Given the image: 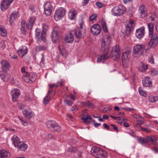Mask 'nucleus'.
Returning a JSON list of instances; mask_svg holds the SVG:
<instances>
[{
    "label": "nucleus",
    "instance_id": "15",
    "mask_svg": "<svg viewBox=\"0 0 158 158\" xmlns=\"http://www.w3.org/2000/svg\"><path fill=\"white\" fill-rule=\"evenodd\" d=\"M28 51L27 47L25 46H21L17 51L19 56L21 57H23L26 55Z\"/></svg>",
    "mask_w": 158,
    "mask_h": 158
},
{
    "label": "nucleus",
    "instance_id": "29",
    "mask_svg": "<svg viewBox=\"0 0 158 158\" xmlns=\"http://www.w3.org/2000/svg\"><path fill=\"white\" fill-rule=\"evenodd\" d=\"M77 14V11L74 9L71 10L69 13V16L71 20L73 19L75 17Z\"/></svg>",
    "mask_w": 158,
    "mask_h": 158
},
{
    "label": "nucleus",
    "instance_id": "52",
    "mask_svg": "<svg viewBox=\"0 0 158 158\" xmlns=\"http://www.w3.org/2000/svg\"><path fill=\"white\" fill-rule=\"evenodd\" d=\"M96 5L98 6L99 8H101L103 7H105V5L102 3L97 2H96Z\"/></svg>",
    "mask_w": 158,
    "mask_h": 158
},
{
    "label": "nucleus",
    "instance_id": "59",
    "mask_svg": "<svg viewBox=\"0 0 158 158\" xmlns=\"http://www.w3.org/2000/svg\"><path fill=\"white\" fill-rule=\"evenodd\" d=\"M64 102L67 105H71L73 104V102L70 100H65L64 101Z\"/></svg>",
    "mask_w": 158,
    "mask_h": 158
},
{
    "label": "nucleus",
    "instance_id": "64",
    "mask_svg": "<svg viewBox=\"0 0 158 158\" xmlns=\"http://www.w3.org/2000/svg\"><path fill=\"white\" fill-rule=\"evenodd\" d=\"M134 24V21L130 19L129 21V23H127V25H128L129 26H131L132 27L133 25Z\"/></svg>",
    "mask_w": 158,
    "mask_h": 158
},
{
    "label": "nucleus",
    "instance_id": "34",
    "mask_svg": "<svg viewBox=\"0 0 158 158\" xmlns=\"http://www.w3.org/2000/svg\"><path fill=\"white\" fill-rule=\"evenodd\" d=\"M22 78L24 81L27 83H30V79L29 77V73L26 72L25 74H23Z\"/></svg>",
    "mask_w": 158,
    "mask_h": 158
},
{
    "label": "nucleus",
    "instance_id": "22",
    "mask_svg": "<svg viewBox=\"0 0 158 158\" xmlns=\"http://www.w3.org/2000/svg\"><path fill=\"white\" fill-rule=\"evenodd\" d=\"M58 48L61 54L63 56H65L66 53V51L64 48V44L63 43H60L59 44Z\"/></svg>",
    "mask_w": 158,
    "mask_h": 158
},
{
    "label": "nucleus",
    "instance_id": "33",
    "mask_svg": "<svg viewBox=\"0 0 158 158\" xmlns=\"http://www.w3.org/2000/svg\"><path fill=\"white\" fill-rule=\"evenodd\" d=\"M138 141L140 143L143 145H145L148 142L147 137L145 138L140 137L138 139Z\"/></svg>",
    "mask_w": 158,
    "mask_h": 158
},
{
    "label": "nucleus",
    "instance_id": "44",
    "mask_svg": "<svg viewBox=\"0 0 158 158\" xmlns=\"http://www.w3.org/2000/svg\"><path fill=\"white\" fill-rule=\"evenodd\" d=\"M18 118L22 122V124L23 126H26L27 125V122L26 121L24 120L23 118L22 117H18Z\"/></svg>",
    "mask_w": 158,
    "mask_h": 158
},
{
    "label": "nucleus",
    "instance_id": "12",
    "mask_svg": "<svg viewBox=\"0 0 158 158\" xmlns=\"http://www.w3.org/2000/svg\"><path fill=\"white\" fill-rule=\"evenodd\" d=\"M109 48L110 46L108 44L106 43L105 40H102L101 48L102 50L105 53L108 52L110 53V52L109 50Z\"/></svg>",
    "mask_w": 158,
    "mask_h": 158
},
{
    "label": "nucleus",
    "instance_id": "14",
    "mask_svg": "<svg viewBox=\"0 0 158 158\" xmlns=\"http://www.w3.org/2000/svg\"><path fill=\"white\" fill-rule=\"evenodd\" d=\"M2 64L1 69L2 71H1L6 72L10 69V64L7 61L3 60L1 62Z\"/></svg>",
    "mask_w": 158,
    "mask_h": 158
},
{
    "label": "nucleus",
    "instance_id": "11",
    "mask_svg": "<svg viewBox=\"0 0 158 158\" xmlns=\"http://www.w3.org/2000/svg\"><path fill=\"white\" fill-rule=\"evenodd\" d=\"M14 0H3L1 2V8L2 10L7 9Z\"/></svg>",
    "mask_w": 158,
    "mask_h": 158
},
{
    "label": "nucleus",
    "instance_id": "30",
    "mask_svg": "<svg viewBox=\"0 0 158 158\" xmlns=\"http://www.w3.org/2000/svg\"><path fill=\"white\" fill-rule=\"evenodd\" d=\"M110 57H111L112 59L115 60H118L120 58V52L116 53L111 52V54H110Z\"/></svg>",
    "mask_w": 158,
    "mask_h": 158
},
{
    "label": "nucleus",
    "instance_id": "2",
    "mask_svg": "<svg viewBox=\"0 0 158 158\" xmlns=\"http://www.w3.org/2000/svg\"><path fill=\"white\" fill-rule=\"evenodd\" d=\"M92 154L96 158H107V154L99 147H93L91 150Z\"/></svg>",
    "mask_w": 158,
    "mask_h": 158
},
{
    "label": "nucleus",
    "instance_id": "61",
    "mask_svg": "<svg viewBox=\"0 0 158 158\" xmlns=\"http://www.w3.org/2000/svg\"><path fill=\"white\" fill-rule=\"evenodd\" d=\"M149 62L151 64H153L154 63V59L153 57L152 56H151L149 60Z\"/></svg>",
    "mask_w": 158,
    "mask_h": 158
},
{
    "label": "nucleus",
    "instance_id": "20",
    "mask_svg": "<svg viewBox=\"0 0 158 158\" xmlns=\"http://www.w3.org/2000/svg\"><path fill=\"white\" fill-rule=\"evenodd\" d=\"M143 85L144 86L151 87L152 86V83L149 77H145L143 80Z\"/></svg>",
    "mask_w": 158,
    "mask_h": 158
},
{
    "label": "nucleus",
    "instance_id": "5",
    "mask_svg": "<svg viewBox=\"0 0 158 158\" xmlns=\"http://www.w3.org/2000/svg\"><path fill=\"white\" fill-rule=\"evenodd\" d=\"M65 14V10L64 8L62 7L59 8L56 10L54 15V18L57 21L63 17Z\"/></svg>",
    "mask_w": 158,
    "mask_h": 158
},
{
    "label": "nucleus",
    "instance_id": "16",
    "mask_svg": "<svg viewBox=\"0 0 158 158\" xmlns=\"http://www.w3.org/2000/svg\"><path fill=\"white\" fill-rule=\"evenodd\" d=\"M23 113L25 117L28 119H30L35 115L34 113L31 110L27 109L24 110Z\"/></svg>",
    "mask_w": 158,
    "mask_h": 158
},
{
    "label": "nucleus",
    "instance_id": "53",
    "mask_svg": "<svg viewBox=\"0 0 158 158\" xmlns=\"http://www.w3.org/2000/svg\"><path fill=\"white\" fill-rule=\"evenodd\" d=\"M156 97L150 96L149 97V101L151 102H154L156 100Z\"/></svg>",
    "mask_w": 158,
    "mask_h": 158
},
{
    "label": "nucleus",
    "instance_id": "49",
    "mask_svg": "<svg viewBox=\"0 0 158 158\" xmlns=\"http://www.w3.org/2000/svg\"><path fill=\"white\" fill-rule=\"evenodd\" d=\"M97 17V15L96 14H93L90 16L89 19L90 21H92L96 19Z\"/></svg>",
    "mask_w": 158,
    "mask_h": 158
},
{
    "label": "nucleus",
    "instance_id": "50",
    "mask_svg": "<svg viewBox=\"0 0 158 158\" xmlns=\"http://www.w3.org/2000/svg\"><path fill=\"white\" fill-rule=\"evenodd\" d=\"M48 28V26L45 24H43V31L42 32L46 33V31Z\"/></svg>",
    "mask_w": 158,
    "mask_h": 158
},
{
    "label": "nucleus",
    "instance_id": "31",
    "mask_svg": "<svg viewBox=\"0 0 158 158\" xmlns=\"http://www.w3.org/2000/svg\"><path fill=\"white\" fill-rule=\"evenodd\" d=\"M82 104L85 107H88L91 108H94L95 107L93 104L91 103L89 101L84 102L82 103Z\"/></svg>",
    "mask_w": 158,
    "mask_h": 158
},
{
    "label": "nucleus",
    "instance_id": "23",
    "mask_svg": "<svg viewBox=\"0 0 158 158\" xmlns=\"http://www.w3.org/2000/svg\"><path fill=\"white\" fill-rule=\"evenodd\" d=\"M19 150L22 151H25L28 147L27 145L22 142H19L17 146Z\"/></svg>",
    "mask_w": 158,
    "mask_h": 158
},
{
    "label": "nucleus",
    "instance_id": "47",
    "mask_svg": "<svg viewBox=\"0 0 158 158\" xmlns=\"http://www.w3.org/2000/svg\"><path fill=\"white\" fill-rule=\"evenodd\" d=\"M148 68V66L147 65H145L144 64H142L141 68L139 69L140 71L143 72L146 70Z\"/></svg>",
    "mask_w": 158,
    "mask_h": 158
},
{
    "label": "nucleus",
    "instance_id": "32",
    "mask_svg": "<svg viewBox=\"0 0 158 158\" xmlns=\"http://www.w3.org/2000/svg\"><path fill=\"white\" fill-rule=\"evenodd\" d=\"M128 56H127V54L123 52L122 55V61L123 62V65H124L126 63V62L128 63Z\"/></svg>",
    "mask_w": 158,
    "mask_h": 158
},
{
    "label": "nucleus",
    "instance_id": "45",
    "mask_svg": "<svg viewBox=\"0 0 158 158\" xmlns=\"http://www.w3.org/2000/svg\"><path fill=\"white\" fill-rule=\"evenodd\" d=\"M150 73L152 75L156 76L157 75L158 71L155 69H153L151 70Z\"/></svg>",
    "mask_w": 158,
    "mask_h": 158
},
{
    "label": "nucleus",
    "instance_id": "19",
    "mask_svg": "<svg viewBox=\"0 0 158 158\" xmlns=\"http://www.w3.org/2000/svg\"><path fill=\"white\" fill-rule=\"evenodd\" d=\"M59 37V32L56 30L54 29L52 34V38L54 42H56Z\"/></svg>",
    "mask_w": 158,
    "mask_h": 158
},
{
    "label": "nucleus",
    "instance_id": "55",
    "mask_svg": "<svg viewBox=\"0 0 158 158\" xmlns=\"http://www.w3.org/2000/svg\"><path fill=\"white\" fill-rule=\"evenodd\" d=\"M26 106L22 103H19L18 104V107L21 110L25 108Z\"/></svg>",
    "mask_w": 158,
    "mask_h": 158
},
{
    "label": "nucleus",
    "instance_id": "56",
    "mask_svg": "<svg viewBox=\"0 0 158 158\" xmlns=\"http://www.w3.org/2000/svg\"><path fill=\"white\" fill-rule=\"evenodd\" d=\"M25 98L26 100L30 101H32V97H31L30 95H28L26 96Z\"/></svg>",
    "mask_w": 158,
    "mask_h": 158
},
{
    "label": "nucleus",
    "instance_id": "18",
    "mask_svg": "<svg viewBox=\"0 0 158 158\" xmlns=\"http://www.w3.org/2000/svg\"><path fill=\"white\" fill-rule=\"evenodd\" d=\"M144 34V27H143L136 30L135 35L137 38L140 39L143 37Z\"/></svg>",
    "mask_w": 158,
    "mask_h": 158
},
{
    "label": "nucleus",
    "instance_id": "37",
    "mask_svg": "<svg viewBox=\"0 0 158 158\" xmlns=\"http://www.w3.org/2000/svg\"><path fill=\"white\" fill-rule=\"evenodd\" d=\"M103 31L105 32H106L108 31L107 27L106 25V23L104 20H102L101 21Z\"/></svg>",
    "mask_w": 158,
    "mask_h": 158
},
{
    "label": "nucleus",
    "instance_id": "9",
    "mask_svg": "<svg viewBox=\"0 0 158 158\" xmlns=\"http://www.w3.org/2000/svg\"><path fill=\"white\" fill-rule=\"evenodd\" d=\"M74 35L78 39L82 38L85 35V29H80L79 28H76L75 29Z\"/></svg>",
    "mask_w": 158,
    "mask_h": 158
},
{
    "label": "nucleus",
    "instance_id": "54",
    "mask_svg": "<svg viewBox=\"0 0 158 158\" xmlns=\"http://www.w3.org/2000/svg\"><path fill=\"white\" fill-rule=\"evenodd\" d=\"M36 33H35V36L37 37L38 38L40 37V35L41 34L40 32V31L38 29H36L35 30Z\"/></svg>",
    "mask_w": 158,
    "mask_h": 158
},
{
    "label": "nucleus",
    "instance_id": "51",
    "mask_svg": "<svg viewBox=\"0 0 158 158\" xmlns=\"http://www.w3.org/2000/svg\"><path fill=\"white\" fill-rule=\"evenodd\" d=\"M15 19V18L13 17V15H11L10 16L9 20L11 26L12 25V24Z\"/></svg>",
    "mask_w": 158,
    "mask_h": 158
},
{
    "label": "nucleus",
    "instance_id": "36",
    "mask_svg": "<svg viewBox=\"0 0 158 158\" xmlns=\"http://www.w3.org/2000/svg\"><path fill=\"white\" fill-rule=\"evenodd\" d=\"M47 49V48L44 46L43 45H39L37 46L35 49L36 52H38L41 51H44Z\"/></svg>",
    "mask_w": 158,
    "mask_h": 158
},
{
    "label": "nucleus",
    "instance_id": "38",
    "mask_svg": "<svg viewBox=\"0 0 158 158\" xmlns=\"http://www.w3.org/2000/svg\"><path fill=\"white\" fill-rule=\"evenodd\" d=\"M29 77L30 79V83L35 81L36 77V76L32 73H29Z\"/></svg>",
    "mask_w": 158,
    "mask_h": 158
},
{
    "label": "nucleus",
    "instance_id": "42",
    "mask_svg": "<svg viewBox=\"0 0 158 158\" xmlns=\"http://www.w3.org/2000/svg\"><path fill=\"white\" fill-rule=\"evenodd\" d=\"M139 91L140 95L144 97H146V96L147 94L146 92L144 91L140 87L139 88Z\"/></svg>",
    "mask_w": 158,
    "mask_h": 158
},
{
    "label": "nucleus",
    "instance_id": "4",
    "mask_svg": "<svg viewBox=\"0 0 158 158\" xmlns=\"http://www.w3.org/2000/svg\"><path fill=\"white\" fill-rule=\"evenodd\" d=\"M126 11L125 7L121 5L114 7L112 10V15L117 16L123 15L125 13Z\"/></svg>",
    "mask_w": 158,
    "mask_h": 158
},
{
    "label": "nucleus",
    "instance_id": "40",
    "mask_svg": "<svg viewBox=\"0 0 158 158\" xmlns=\"http://www.w3.org/2000/svg\"><path fill=\"white\" fill-rule=\"evenodd\" d=\"M111 52H114V53L120 52L119 46L116 45L114 47H113Z\"/></svg>",
    "mask_w": 158,
    "mask_h": 158
},
{
    "label": "nucleus",
    "instance_id": "35",
    "mask_svg": "<svg viewBox=\"0 0 158 158\" xmlns=\"http://www.w3.org/2000/svg\"><path fill=\"white\" fill-rule=\"evenodd\" d=\"M0 35L2 36H6L7 35L6 31L2 26H0Z\"/></svg>",
    "mask_w": 158,
    "mask_h": 158
},
{
    "label": "nucleus",
    "instance_id": "8",
    "mask_svg": "<svg viewBox=\"0 0 158 158\" xmlns=\"http://www.w3.org/2000/svg\"><path fill=\"white\" fill-rule=\"evenodd\" d=\"M44 13L47 16L50 15L52 12V6L50 2H47L44 5Z\"/></svg>",
    "mask_w": 158,
    "mask_h": 158
},
{
    "label": "nucleus",
    "instance_id": "3",
    "mask_svg": "<svg viewBox=\"0 0 158 158\" xmlns=\"http://www.w3.org/2000/svg\"><path fill=\"white\" fill-rule=\"evenodd\" d=\"M145 46L143 45H135L134 47L133 56L138 57L142 56L144 52Z\"/></svg>",
    "mask_w": 158,
    "mask_h": 158
},
{
    "label": "nucleus",
    "instance_id": "41",
    "mask_svg": "<svg viewBox=\"0 0 158 158\" xmlns=\"http://www.w3.org/2000/svg\"><path fill=\"white\" fill-rule=\"evenodd\" d=\"M50 97L49 95H47L44 98L43 100V103L44 104H47L49 101Z\"/></svg>",
    "mask_w": 158,
    "mask_h": 158
},
{
    "label": "nucleus",
    "instance_id": "60",
    "mask_svg": "<svg viewBox=\"0 0 158 158\" xmlns=\"http://www.w3.org/2000/svg\"><path fill=\"white\" fill-rule=\"evenodd\" d=\"M132 116L134 118H135L137 119H139L140 118H141V116H140L138 115L137 114H133L132 115Z\"/></svg>",
    "mask_w": 158,
    "mask_h": 158
},
{
    "label": "nucleus",
    "instance_id": "28",
    "mask_svg": "<svg viewBox=\"0 0 158 158\" xmlns=\"http://www.w3.org/2000/svg\"><path fill=\"white\" fill-rule=\"evenodd\" d=\"M147 139L148 142L150 141L154 145L156 144L157 140V139L154 136H147Z\"/></svg>",
    "mask_w": 158,
    "mask_h": 158
},
{
    "label": "nucleus",
    "instance_id": "10",
    "mask_svg": "<svg viewBox=\"0 0 158 158\" xmlns=\"http://www.w3.org/2000/svg\"><path fill=\"white\" fill-rule=\"evenodd\" d=\"M141 18H143L147 15V9L144 4H141L140 5L138 9Z\"/></svg>",
    "mask_w": 158,
    "mask_h": 158
},
{
    "label": "nucleus",
    "instance_id": "57",
    "mask_svg": "<svg viewBox=\"0 0 158 158\" xmlns=\"http://www.w3.org/2000/svg\"><path fill=\"white\" fill-rule=\"evenodd\" d=\"M11 15H13V17L15 18V19L17 18L19 16L18 13H16L15 12H13L11 14Z\"/></svg>",
    "mask_w": 158,
    "mask_h": 158
},
{
    "label": "nucleus",
    "instance_id": "62",
    "mask_svg": "<svg viewBox=\"0 0 158 158\" xmlns=\"http://www.w3.org/2000/svg\"><path fill=\"white\" fill-rule=\"evenodd\" d=\"M110 126H112L113 127L114 130H115L117 132L118 131V128L116 125L113 124H111Z\"/></svg>",
    "mask_w": 158,
    "mask_h": 158
},
{
    "label": "nucleus",
    "instance_id": "27",
    "mask_svg": "<svg viewBox=\"0 0 158 158\" xmlns=\"http://www.w3.org/2000/svg\"><path fill=\"white\" fill-rule=\"evenodd\" d=\"M12 141L13 144L15 147H17L19 142L21 141H20L19 138L16 135H14L11 139Z\"/></svg>",
    "mask_w": 158,
    "mask_h": 158
},
{
    "label": "nucleus",
    "instance_id": "24",
    "mask_svg": "<svg viewBox=\"0 0 158 158\" xmlns=\"http://www.w3.org/2000/svg\"><path fill=\"white\" fill-rule=\"evenodd\" d=\"M10 156V154L8 152L4 150L0 151V158H8Z\"/></svg>",
    "mask_w": 158,
    "mask_h": 158
},
{
    "label": "nucleus",
    "instance_id": "46",
    "mask_svg": "<svg viewBox=\"0 0 158 158\" xmlns=\"http://www.w3.org/2000/svg\"><path fill=\"white\" fill-rule=\"evenodd\" d=\"M68 150L70 152L74 153L77 151V149L76 147H70L69 148Z\"/></svg>",
    "mask_w": 158,
    "mask_h": 158
},
{
    "label": "nucleus",
    "instance_id": "6",
    "mask_svg": "<svg viewBox=\"0 0 158 158\" xmlns=\"http://www.w3.org/2000/svg\"><path fill=\"white\" fill-rule=\"evenodd\" d=\"M46 125L48 128L52 127L54 129V131L55 132H59L61 130V127L58 124L53 121H48L46 123Z\"/></svg>",
    "mask_w": 158,
    "mask_h": 158
},
{
    "label": "nucleus",
    "instance_id": "48",
    "mask_svg": "<svg viewBox=\"0 0 158 158\" xmlns=\"http://www.w3.org/2000/svg\"><path fill=\"white\" fill-rule=\"evenodd\" d=\"M46 33L43 32L41 33V39L42 41L45 42L46 40Z\"/></svg>",
    "mask_w": 158,
    "mask_h": 158
},
{
    "label": "nucleus",
    "instance_id": "26",
    "mask_svg": "<svg viewBox=\"0 0 158 158\" xmlns=\"http://www.w3.org/2000/svg\"><path fill=\"white\" fill-rule=\"evenodd\" d=\"M35 18L34 17H31L27 25V28L30 30L32 28L35 21Z\"/></svg>",
    "mask_w": 158,
    "mask_h": 158
},
{
    "label": "nucleus",
    "instance_id": "17",
    "mask_svg": "<svg viewBox=\"0 0 158 158\" xmlns=\"http://www.w3.org/2000/svg\"><path fill=\"white\" fill-rule=\"evenodd\" d=\"M110 56V55L109 53H105L100 57L98 58L97 62L98 63L103 62L107 60Z\"/></svg>",
    "mask_w": 158,
    "mask_h": 158
},
{
    "label": "nucleus",
    "instance_id": "1",
    "mask_svg": "<svg viewBox=\"0 0 158 158\" xmlns=\"http://www.w3.org/2000/svg\"><path fill=\"white\" fill-rule=\"evenodd\" d=\"M149 33V35H151V39L149 42L148 47L153 48L155 47L158 43V36L156 33H153L154 25L152 23H148Z\"/></svg>",
    "mask_w": 158,
    "mask_h": 158
},
{
    "label": "nucleus",
    "instance_id": "43",
    "mask_svg": "<svg viewBox=\"0 0 158 158\" xmlns=\"http://www.w3.org/2000/svg\"><path fill=\"white\" fill-rule=\"evenodd\" d=\"M81 119L85 122H86V121L89 119H91L92 117L90 115H87L86 117L83 116L82 117Z\"/></svg>",
    "mask_w": 158,
    "mask_h": 158
},
{
    "label": "nucleus",
    "instance_id": "21",
    "mask_svg": "<svg viewBox=\"0 0 158 158\" xmlns=\"http://www.w3.org/2000/svg\"><path fill=\"white\" fill-rule=\"evenodd\" d=\"M0 76L4 81H7L10 78V76L6 73V72L0 71Z\"/></svg>",
    "mask_w": 158,
    "mask_h": 158
},
{
    "label": "nucleus",
    "instance_id": "58",
    "mask_svg": "<svg viewBox=\"0 0 158 158\" xmlns=\"http://www.w3.org/2000/svg\"><path fill=\"white\" fill-rule=\"evenodd\" d=\"M21 30L23 34H25L26 31L25 27L21 26Z\"/></svg>",
    "mask_w": 158,
    "mask_h": 158
},
{
    "label": "nucleus",
    "instance_id": "25",
    "mask_svg": "<svg viewBox=\"0 0 158 158\" xmlns=\"http://www.w3.org/2000/svg\"><path fill=\"white\" fill-rule=\"evenodd\" d=\"M74 40V36L73 34L70 32L69 34L66 36L65 38V40L66 43H71Z\"/></svg>",
    "mask_w": 158,
    "mask_h": 158
},
{
    "label": "nucleus",
    "instance_id": "7",
    "mask_svg": "<svg viewBox=\"0 0 158 158\" xmlns=\"http://www.w3.org/2000/svg\"><path fill=\"white\" fill-rule=\"evenodd\" d=\"M101 28L100 26L98 24H95L91 27L90 31L91 33L94 35H99L101 31Z\"/></svg>",
    "mask_w": 158,
    "mask_h": 158
},
{
    "label": "nucleus",
    "instance_id": "39",
    "mask_svg": "<svg viewBox=\"0 0 158 158\" xmlns=\"http://www.w3.org/2000/svg\"><path fill=\"white\" fill-rule=\"evenodd\" d=\"M126 27V33L128 35L132 30V27L127 24Z\"/></svg>",
    "mask_w": 158,
    "mask_h": 158
},
{
    "label": "nucleus",
    "instance_id": "13",
    "mask_svg": "<svg viewBox=\"0 0 158 158\" xmlns=\"http://www.w3.org/2000/svg\"><path fill=\"white\" fill-rule=\"evenodd\" d=\"M11 94L13 101L16 102L20 94V92L19 89H15L11 91Z\"/></svg>",
    "mask_w": 158,
    "mask_h": 158
},
{
    "label": "nucleus",
    "instance_id": "63",
    "mask_svg": "<svg viewBox=\"0 0 158 158\" xmlns=\"http://www.w3.org/2000/svg\"><path fill=\"white\" fill-rule=\"evenodd\" d=\"M111 110V109H110L108 107H105L103 110V111L104 112L106 113L108 111H110Z\"/></svg>",
    "mask_w": 158,
    "mask_h": 158
}]
</instances>
